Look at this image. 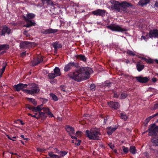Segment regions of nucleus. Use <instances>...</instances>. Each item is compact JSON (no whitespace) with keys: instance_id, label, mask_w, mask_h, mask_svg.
<instances>
[{"instance_id":"nucleus-1","label":"nucleus","mask_w":158,"mask_h":158,"mask_svg":"<svg viewBox=\"0 0 158 158\" xmlns=\"http://www.w3.org/2000/svg\"><path fill=\"white\" fill-rule=\"evenodd\" d=\"M110 2L112 4L111 6V8L118 12H122V11L126 12L127 7L132 6V4L131 3L125 1L120 3L117 1L112 0L110 1Z\"/></svg>"},{"instance_id":"nucleus-2","label":"nucleus","mask_w":158,"mask_h":158,"mask_svg":"<svg viewBox=\"0 0 158 158\" xmlns=\"http://www.w3.org/2000/svg\"><path fill=\"white\" fill-rule=\"evenodd\" d=\"M85 135L89 139L94 140L99 139L101 135L99 129L97 128H93L89 130H86Z\"/></svg>"},{"instance_id":"nucleus-3","label":"nucleus","mask_w":158,"mask_h":158,"mask_svg":"<svg viewBox=\"0 0 158 158\" xmlns=\"http://www.w3.org/2000/svg\"><path fill=\"white\" fill-rule=\"evenodd\" d=\"M35 16V15L32 13H28L27 14L26 16H23V17L24 20L27 23L26 24L23 26V27H30L32 26H35L36 24L35 23L32 22L31 19L34 18Z\"/></svg>"},{"instance_id":"nucleus-4","label":"nucleus","mask_w":158,"mask_h":158,"mask_svg":"<svg viewBox=\"0 0 158 158\" xmlns=\"http://www.w3.org/2000/svg\"><path fill=\"white\" fill-rule=\"evenodd\" d=\"M78 69L84 80L88 79L90 77V73L92 71V69L89 67H81Z\"/></svg>"},{"instance_id":"nucleus-5","label":"nucleus","mask_w":158,"mask_h":158,"mask_svg":"<svg viewBox=\"0 0 158 158\" xmlns=\"http://www.w3.org/2000/svg\"><path fill=\"white\" fill-rule=\"evenodd\" d=\"M68 76L70 78L78 82L84 80L79 69L75 72L69 73L68 74Z\"/></svg>"},{"instance_id":"nucleus-6","label":"nucleus","mask_w":158,"mask_h":158,"mask_svg":"<svg viewBox=\"0 0 158 158\" xmlns=\"http://www.w3.org/2000/svg\"><path fill=\"white\" fill-rule=\"evenodd\" d=\"M30 89L25 90L26 92L30 94L34 95L38 94L40 91V89L38 85L35 83H32L30 85Z\"/></svg>"},{"instance_id":"nucleus-7","label":"nucleus","mask_w":158,"mask_h":158,"mask_svg":"<svg viewBox=\"0 0 158 158\" xmlns=\"http://www.w3.org/2000/svg\"><path fill=\"white\" fill-rule=\"evenodd\" d=\"M79 66L77 62H70L66 65L64 67V70L66 72L69 71L73 67L77 68Z\"/></svg>"},{"instance_id":"nucleus-8","label":"nucleus","mask_w":158,"mask_h":158,"mask_svg":"<svg viewBox=\"0 0 158 158\" xmlns=\"http://www.w3.org/2000/svg\"><path fill=\"white\" fill-rule=\"evenodd\" d=\"M106 27L112 31L122 32L126 31L125 29L121 28L119 26L114 24L108 26Z\"/></svg>"},{"instance_id":"nucleus-9","label":"nucleus","mask_w":158,"mask_h":158,"mask_svg":"<svg viewBox=\"0 0 158 158\" xmlns=\"http://www.w3.org/2000/svg\"><path fill=\"white\" fill-rule=\"evenodd\" d=\"M148 130L149 135H152L158 131V126H156L155 124H152Z\"/></svg>"},{"instance_id":"nucleus-10","label":"nucleus","mask_w":158,"mask_h":158,"mask_svg":"<svg viewBox=\"0 0 158 158\" xmlns=\"http://www.w3.org/2000/svg\"><path fill=\"white\" fill-rule=\"evenodd\" d=\"M58 30L49 28L48 29H42L41 31V33L44 34H48L54 33L57 32Z\"/></svg>"},{"instance_id":"nucleus-11","label":"nucleus","mask_w":158,"mask_h":158,"mask_svg":"<svg viewBox=\"0 0 158 158\" xmlns=\"http://www.w3.org/2000/svg\"><path fill=\"white\" fill-rule=\"evenodd\" d=\"M106 11L104 10L98 9L92 12L93 14L96 16H103L105 15Z\"/></svg>"},{"instance_id":"nucleus-12","label":"nucleus","mask_w":158,"mask_h":158,"mask_svg":"<svg viewBox=\"0 0 158 158\" xmlns=\"http://www.w3.org/2000/svg\"><path fill=\"white\" fill-rule=\"evenodd\" d=\"M149 37L151 38H158V30L154 29L150 31L149 32Z\"/></svg>"},{"instance_id":"nucleus-13","label":"nucleus","mask_w":158,"mask_h":158,"mask_svg":"<svg viewBox=\"0 0 158 158\" xmlns=\"http://www.w3.org/2000/svg\"><path fill=\"white\" fill-rule=\"evenodd\" d=\"M135 78L138 82L141 83H146L149 80L147 77H143L142 76L135 77Z\"/></svg>"},{"instance_id":"nucleus-14","label":"nucleus","mask_w":158,"mask_h":158,"mask_svg":"<svg viewBox=\"0 0 158 158\" xmlns=\"http://www.w3.org/2000/svg\"><path fill=\"white\" fill-rule=\"evenodd\" d=\"M43 61V59L42 57L39 56L37 58L34 59L31 62V66H35L38 64L42 62Z\"/></svg>"},{"instance_id":"nucleus-15","label":"nucleus","mask_w":158,"mask_h":158,"mask_svg":"<svg viewBox=\"0 0 158 158\" xmlns=\"http://www.w3.org/2000/svg\"><path fill=\"white\" fill-rule=\"evenodd\" d=\"M31 45V42L28 41H23L20 43V48L23 49L27 48Z\"/></svg>"},{"instance_id":"nucleus-16","label":"nucleus","mask_w":158,"mask_h":158,"mask_svg":"<svg viewBox=\"0 0 158 158\" xmlns=\"http://www.w3.org/2000/svg\"><path fill=\"white\" fill-rule=\"evenodd\" d=\"M65 129L70 136H71V135L74 134V129L72 127L69 125H67L66 126Z\"/></svg>"},{"instance_id":"nucleus-17","label":"nucleus","mask_w":158,"mask_h":158,"mask_svg":"<svg viewBox=\"0 0 158 158\" xmlns=\"http://www.w3.org/2000/svg\"><path fill=\"white\" fill-rule=\"evenodd\" d=\"M108 105L110 108H114V109H117L119 107V104L118 102H110L108 103Z\"/></svg>"},{"instance_id":"nucleus-18","label":"nucleus","mask_w":158,"mask_h":158,"mask_svg":"<svg viewBox=\"0 0 158 158\" xmlns=\"http://www.w3.org/2000/svg\"><path fill=\"white\" fill-rule=\"evenodd\" d=\"M117 128V127H110L107 128V134L108 135H111Z\"/></svg>"},{"instance_id":"nucleus-19","label":"nucleus","mask_w":158,"mask_h":158,"mask_svg":"<svg viewBox=\"0 0 158 158\" xmlns=\"http://www.w3.org/2000/svg\"><path fill=\"white\" fill-rule=\"evenodd\" d=\"M6 32H7V33L9 34L10 33V30H8V27H7L5 26L3 27L2 30L1 35H4Z\"/></svg>"},{"instance_id":"nucleus-20","label":"nucleus","mask_w":158,"mask_h":158,"mask_svg":"<svg viewBox=\"0 0 158 158\" xmlns=\"http://www.w3.org/2000/svg\"><path fill=\"white\" fill-rule=\"evenodd\" d=\"M150 1V0H140L138 2V5L141 6H143L148 3Z\"/></svg>"},{"instance_id":"nucleus-21","label":"nucleus","mask_w":158,"mask_h":158,"mask_svg":"<svg viewBox=\"0 0 158 158\" xmlns=\"http://www.w3.org/2000/svg\"><path fill=\"white\" fill-rule=\"evenodd\" d=\"M136 67L137 71L140 72L144 68V66L141 64L139 62H138L136 64Z\"/></svg>"},{"instance_id":"nucleus-22","label":"nucleus","mask_w":158,"mask_h":158,"mask_svg":"<svg viewBox=\"0 0 158 158\" xmlns=\"http://www.w3.org/2000/svg\"><path fill=\"white\" fill-rule=\"evenodd\" d=\"M52 46L55 49V50H56L57 48H60L62 47V45L59 44L58 42H54L52 43Z\"/></svg>"},{"instance_id":"nucleus-23","label":"nucleus","mask_w":158,"mask_h":158,"mask_svg":"<svg viewBox=\"0 0 158 158\" xmlns=\"http://www.w3.org/2000/svg\"><path fill=\"white\" fill-rule=\"evenodd\" d=\"M9 45L8 44H0V52L2 50H7L9 48Z\"/></svg>"},{"instance_id":"nucleus-24","label":"nucleus","mask_w":158,"mask_h":158,"mask_svg":"<svg viewBox=\"0 0 158 158\" xmlns=\"http://www.w3.org/2000/svg\"><path fill=\"white\" fill-rule=\"evenodd\" d=\"M54 73L57 76H60L61 75V73L60 69L58 67H56L54 69Z\"/></svg>"},{"instance_id":"nucleus-25","label":"nucleus","mask_w":158,"mask_h":158,"mask_svg":"<svg viewBox=\"0 0 158 158\" xmlns=\"http://www.w3.org/2000/svg\"><path fill=\"white\" fill-rule=\"evenodd\" d=\"M77 58L79 59L80 60L83 61H86V58L85 56L81 55H78L77 56Z\"/></svg>"},{"instance_id":"nucleus-26","label":"nucleus","mask_w":158,"mask_h":158,"mask_svg":"<svg viewBox=\"0 0 158 158\" xmlns=\"http://www.w3.org/2000/svg\"><path fill=\"white\" fill-rule=\"evenodd\" d=\"M39 113L38 116V117H39V118H40L41 117H42L43 118L45 119L46 118L45 113L44 112H42L41 111L39 112Z\"/></svg>"},{"instance_id":"nucleus-27","label":"nucleus","mask_w":158,"mask_h":158,"mask_svg":"<svg viewBox=\"0 0 158 158\" xmlns=\"http://www.w3.org/2000/svg\"><path fill=\"white\" fill-rule=\"evenodd\" d=\"M130 151L131 153L135 154L136 153V150L135 148L133 146H131L130 149Z\"/></svg>"},{"instance_id":"nucleus-28","label":"nucleus","mask_w":158,"mask_h":158,"mask_svg":"<svg viewBox=\"0 0 158 158\" xmlns=\"http://www.w3.org/2000/svg\"><path fill=\"white\" fill-rule=\"evenodd\" d=\"M6 65L7 63L6 62H3L2 68L1 70H0V73H1V74H2L4 72Z\"/></svg>"},{"instance_id":"nucleus-29","label":"nucleus","mask_w":158,"mask_h":158,"mask_svg":"<svg viewBox=\"0 0 158 158\" xmlns=\"http://www.w3.org/2000/svg\"><path fill=\"white\" fill-rule=\"evenodd\" d=\"M57 76L54 73H49L48 75V77L50 79H52L55 78Z\"/></svg>"},{"instance_id":"nucleus-30","label":"nucleus","mask_w":158,"mask_h":158,"mask_svg":"<svg viewBox=\"0 0 158 158\" xmlns=\"http://www.w3.org/2000/svg\"><path fill=\"white\" fill-rule=\"evenodd\" d=\"M40 106H38L37 107H34L33 111L35 112H40L42 110V109L40 108Z\"/></svg>"},{"instance_id":"nucleus-31","label":"nucleus","mask_w":158,"mask_h":158,"mask_svg":"<svg viewBox=\"0 0 158 158\" xmlns=\"http://www.w3.org/2000/svg\"><path fill=\"white\" fill-rule=\"evenodd\" d=\"M50 96L52 98V100L54 101H57L58 100L57 97L54 94L51 93L50 94Z\"/></svg>"},{"instance_id":"nucleus-32","label":"nucleus","mask_w":158,"mask_h":158,"mask_svg":"<svg viewBox=\"0 0 158 158\" xmlns=\"http://www.w3.org/2000/svg\"><path fill=\"white\" fill-rule=\"evenodd\" d=\"M127 53L130 56H134L135 55V52H133L129 50H127Z\"/></svg>"},{"instance_id":"nucleus-33","label":"nucleus","mask_w":158,"mask_h":158,"mask_svg":"<svg viewBox=\"0 0 158 158\" xmlns=\"http://www.w3.org/2000/svg\"><path fill=\"white\" fill-rule=\"evenodd\" d=\"M27 99V100H29L35 106L37 105V102L35 99L30 98H28Z\"/></svg>"},{"instance_id":"nucleus-34","label":"nucleus","mask_w":158,"mask_h":158,"mask_svg":"<svg viewBox=\"0 0 158 158\" xmlns=\"http://www.w3.org/2000/svg\"><path fill=\"white\" fill-rule=\"evenodd\" d=\"M14 87L16 90L18 91L22 89L20 83L17 85H15Z\"/></svg>"},{"instance_id":"nucleus-35","label":"nucleus","mask_w":158,"mask_h":158,"mask_svg":"<svg viewBox=\"0 0 158 158\" xmlns=\"http://www.w3.org/2000/svg\"><path fill=\"white\" fill-rule=\"evenodd\" d=\"M120 118L124 121L127 120L128 118L127 116L123 114H121L120 115Z\"/></svg>"},{"instance_id":"nucleus-36","label":"nucleus","mask_w":158,"mask_h":158,"mask_svg":"<svg viewBox=\"0 0 158 158\" xmlns=\"http://www.w3.org/2000/svg\"><path fill=\"white\" fill-rule=\"evenodd\" d=\"M90 89L94 91L96 89V85L94 84H91L90 87Z\"/></svg>"},{"instance_id":"nucleus-37","label":"nucleus","mask_w":158,"mask_h":158,"mask_svg":"<svg viewBox=\"0 0 158 158\" xmlns=\"http://www.w3.org/2000/svg\"><path fill=\"white\" fill-rule=\"evenodd\" d=\"M67 153V152L64 151H60V155L59 156L61 157V156H63L66 155Z\"/></svg>"},{"instance_id":"nucleus-38","label":"nucleus","mask_w":158,"mask_h":158,"mask_svg":"<svg viewBox=\"0 0 158 158\" xmlns=\"http://www.w3.org/2000/svg\"><path fill=\"white\" fill-rule=\"evenodd\" d=\"M42 110L45 113V114L47 113L48 112L49 110V109L48 107H44L42 109Z\"/></svg>"},{"instance_id":"nucleus-39","label":"nucleus","mask_w":158,"mask_h":158,"mask_svg":"<svg viewBox=\"0 0 158 158\" xmlns=\"http://www.w3.org/2000/svg\"><path fill=\"white\" fill-rule=\"evenodd\" d=\"M123 151L124 152L125 154H127L128 152V148L127 147H125L124 146L123 147Z\"/></svg>"},{"instance_id":"nucleus-40","label":"nucleus","mask_w":158,"mask_h":158,"mask_svg":"<svg viewBox=\"0 0 158 158\" xmlns=\"http://www.w3.org/2000/svg\"><path fill=\"white\" fill-rule=\"evenodd\" d=\"M154 60L149 58L147 59V60L146 62L148 64H153L154 63Z\"/></svg>"},{"instance_id":"nucleus-41","label":"nucleus","mask_w":158,"mask_h":158,"mask_svg":"<svg viewBox=\"0 0 158 158\" xmlns=\"http://www.w3.org/2000/svg\"><path fill=\"white\" fill-rule=\"evenodd\" d=\"M20 85H21V88L23 90V91H25L24 90L25 89H23L27 87V85L26 84H22V83H20Z\"/></svg>"},{"instance_id":"nucleus-42","label":"nucleus","mask_w":158,"mask_h":158,"mask_svg":"<svg viewBox=\"0 0 158 158\" xmlns=\"http://www.w3.org/2000/svg\"><path fill=\"white\" fill-rule=\"evenodd\" d=\"M152 142L154 143L156 146H158V139H154L152 140Z\"/></svg>"},{"instance_id":"nucleus-43","label":"nucleus","mask_w":158,"mask_h":158,"mask_svg":"<svg viewBox=\"0 0 158 158\" xmlns=\"http://www.w3.org/2000/svg\"><path fill=\"white\" fill-rule=\"evenodd\" d=\"M127 95L125 93H122L121 95V99H124L127 97Z\"/></svg>"},{"instance_id":"nucleus-44","label":"nucleus","mask_w":158,"mask_h":158,"mask_svg":"<svg viewBox=\"0 0 158 158\" xmlns=\"http://www.w3.org/2000/svg\"><path fill=\"white\" fill-rule=\"evenodd\" d=\"M60 89L63 92H66V87L64 85H61L60 88Z\"/></svg>"},{"instance_id":"nucleus-45","label":"nucleus","mask_w":158,"mask_h":158,"mask_svg":"<svg viewBox=\"0 0 158 158\" xmlns=\"http://www.w3.org/2000/svg\"><path fill=\"white\" fill-rule=\"evenodd\" d=\"M155 117L154 115H152V116H151L148 118H147L146 119V121L147 122V123H148L149 121L152 118Z\"/></svg>"},{"instance_id":"nucleus-46","label":"nucleus","mask_w":158,"mask_h":158,"mask_svg":"<svg viewBox=\"0 0 158 158\" xmlns=\"http://www.w3.org/2000/svg\"><path fill=\"white\" fill-rule=\"evenodd\" d=\"M111 84L112 83L111 82H110L109 81H106L105 82V86H107L109 87L110 86V84Z\"/></svg>"},{"instance_id":"nucleus-47","label":"nucleus","mask_w":158,"mask_h":158,"mask_svg":"<svg viewBox=\"0 0 158 158\" xmlns=\"http://www.w3.org/2000/svg\"><path fill=\"white\" fill-rule=\"evenodd\" d=\"M47 114L50 117H53L54 116L53 114L49 110L47 113Z\"/></svg>"},{"instance_id":"nucleus-48","label":"nucleus","mask_w":158,"mask_h":158,"mask_svg":"<svg viewBox=\"0 0 158 158\" xmlns=\"http://www.w3.org/2000/svg\"><path fill=\"white\" fill-rule=\"evenodd\" d=\"M34 107L33 106H27L26 107L28 109L31 110L32 111H33V108Z\"/></svg>"},{"instance_id":"nucleus-49","label":"nucleus","mask_w":158,"mask_h":158,"mask_svg":"<svg viewBox=\"0 0 158 158\" xmlns=\"http://www.w3.org/2000/svg\"><path fill=\"white\" fill-rule=\"evenodd\" d=\"M109 147L112 149H113L114 148V145L112 144L111 143L109 144Z\"/></svg>"},{"instance_id":"nucleus-50","label":"nucleus","mask_w":158,"mask_h":158,"mask_svg":"<svg viewBox=\"0 0 158 158\" xmlns=\"http://www.w3.org/2000/svg\"><path fill=\"white\" fill-rule=\"evenodd\" d=\"M54 151H55V153L60 154V151H59L56 148L54 149Z\"/></svg>"},{"instance_id":"nucleus-51","label":"nucleus","mask_w":158,"mask_h":158,"mask_svg":"<svg viewBox=\"0 0 158 158\" xmlns=\"http://www.w3.org/2000/svg\"><path fill=\"white\" fill-rule=\"evenodd\" d=\"M37 115V114L36 113H35V114L34 115H32V117L35 118L37 119L39 118V117H38V116H36V115Z\"/></svg>"},{"instance_id":"nucleus-52","label":"nucleus","mask_w":158,"mask_h":158,"mask_svg":"<svg viewBox=\"0 0 158 158\" xmlns=\"http://www.w3.org/2000/svg\"><path fill=\"white\" fill-rule=\"evenodd\" d=\"M26 54V52L25 51V52H22V53L21 54V56H22V57H23V56H24Z\"/></svg>"},{"instance_id":"nucleus-53","label":"nucleus","mask_w":158,"mask_h":158,"mask_svg":"<svg viewBox=\"0 0 158 158\" xmlns=\"http://www.w3.org/2000/svg\"><path fill=\"white\" fill-rule=\"evenodd\" d=\"M81 140H78V143H75V145L77 146L79 145H80V143L81 142Z\"/></svg>"},{"instance_id":"nucleus-54","label":"nucleus","mask_w":158,"mask_h":158,"mask_svg":"<svg viewBox=\"0 0 158 158\" xmlns=\"http://www.w3.org/2000/svg\"><path fill=\"white\" fill-rule=\"evenodd\" d=\"M80 135V132L79 131H77L76 133V136H78Z\"/></svg>"},{"instance_id":"nucleus-55","label":"nucleus","mask_w":158,"mask_h":158,"mask_svg":"<svg viewBox=\"0 0 158 158\" xmlns=\"http://www.w3.org/2000/svg\"><path fill=\"white\" fill-rule=\"evenodd\" d=\"M51 0H42V2H43L44 1H46V2H47V3H48V4H50V2L51 1Z\"/></svg>"},{"instance_id":"nucleus-56","label":"nucleus","mask_w":158,"mask_h":158,"mask_svg":"<svg viewBox=\"0 0 158 158\" xmlns=\"http://www.w3.org/2000/svg\"><path fill=\"white\" fill-rule=\"evenodd\" d=\"M143 39L144 40H145L146 41V38L145 36H143V35L141 36V39L142 40Z\"/></svg>"},{"instance_id":"nucleus-57","label":"nucleus","mask_w":158,"mask_h":158,"mask_svg":"<svg viewBox=\"0 0 158 158\" xmlns=\"http://www.w3.org/2000/svg\"><path fill=\"white\" fill-rule=\"evenodd\" d=\"M148 59H147L145 57H142L141 58V59L142 60H144V61H145L146 62V61H147Z\"/></svg>"},{"instance_id":"nucleus-58","label":"nucleus","mask_w":158,"mask_h":158,"mask_svg":"<svg viewBox=\"0 0 158 158\" xmlns=\"http://www.w3.org/2000/svg\"><path fill=\"white\" fill-rule=\"evenodd\" d=\"M108 119L107 117H106V118H104V124H105L106 123V122L107 121V120Z\"/></svg>"},{"instance_id":"nucleus-59","label":"nucleus","mask_w":158,"mask_h":158,"mask_svg":"<svg viewBox=\"0 0 158 158\" xmlns=\"http://www.w3.org/2000/svg\"><path fill=\"white\" fill-rule=\"evenodd\" d=\"M152 80V81L153 82H155L156 81H157V79H156V78L155 77L153 78Z\"/></svg>"},{"instance_id":"nucleus-60","label":"nucleus","mask_w":158,"mask_h":158,"mask_svg":"<svg viewBox=\"0 0 158 158\" xmlns=\"http://www.w3.org/2000/svg\"><path fill=\"white\" fill-rule=\"evenodd\" d=\"M72 135H71V136H71V138L72 139H77V138L76 137H75V136H73Z\"/></svg>"},{"instance_id":"nucleus-61","label":"nucleus","mask_w":158,"mask_h":158,"mask_svg":"<svg viewBox=\"0 0 158 158\" xmlns=\"http://www.w3.org/2000/svg\"><path fill=\"white\" fill-rule=\"evenodd\" d=\"M114 97L116 98H117L118 97V95L117 94H114Z\"/></svg>"},{"instance_id":"nucleus-62","label":"nucleus","mask_w":158,"mask_h":158,"mask_svg":"<svg viewBox=\"0 0 158 158\" xmlns=\"http://www.w3.org/2000/svg\"><path fill=\"white\" fill-rule=\"evenodd\" d=\"M24 34L27 36L28 35V33H27V31H25L24 32Z\"/></svg>"},{"instance_id":"nucleus-63","label":"nucleus","mask_w":158,"mask_h":158,"mask_svg":"<svg viewBox=\"0 0 158 158\" xmlns=\"http://www.w3.org/2000/svg\"><path fill=\"white\" fill-rule=\"evenodd\" d=\"M145 37H146V40L147 39H148L149 38V34H147L145 36Z\"/></svg>"},{"instance_id":"nucleus-64","label":"nucleus","mask_w":158,"mask_h":158,"mask_svg":"<svg viewBox=\"0 0 158 158\" xmlns=\"http://www.w3.org/2000/svg\"><path fill=\"white\" fill-rule=\"evenodd\" d=\"M155 6H156V7H158V2H156L155 4Z\"/></svg>"}]
</instances>
